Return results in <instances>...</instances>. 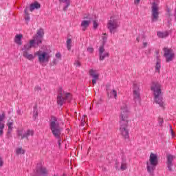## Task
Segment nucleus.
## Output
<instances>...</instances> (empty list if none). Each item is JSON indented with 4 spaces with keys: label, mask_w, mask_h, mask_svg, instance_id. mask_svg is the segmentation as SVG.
Instances as JSON below:
<instances>
[{
    "label": "nucleus",
    "mask_w": 176,
    "mask_h": 176,
    "mask_svg": "<svg viewBox=\"0 0 176 176\" xmlns=\"http://www.w3.org/2000/svg\"><path fill=\"white\" fill-rule=\"evenodd\" d=\"M129 108L127 104L123 103L120 107V131L121 135L124 138H129Z\"/></svg>",
    "instance_id": "obj_1"
},
{
    "label": "nucleus",
    "mask_w": 176,
    "mask_h": 176,
    "mask_svg": "<svg viewBox=\"0 0 176 176\" xmlns=\"http://www.w3.org/2000/svg\"><path fill=\"white\" fill-rule=\"evenodd\" d=\"M151 90L153 91L155 104H158L161 108H164L166 104H164V100L162 97V85L160 83L157 81H153Z\"/></svg>",
    "instance_id": "obj_2"
},
{
    "label": "nucleus",
    "mask_w": 176,
    "mask_h": 176,
    "mask_svg": "<svg viewBox=\"0 0 176 176\" xmlns=\"http://www.w3.org/2000/svg\"><path fill=\"white\" fill-rule=\"evenodd\" d=\"M61 121L56 117H52L50 122V129L55 137V138H60L61 135Z\"/></svg>",
    "instance_id": "obj_3"
},
{
    "label": "nucleus",
    "mask_w": 176,
    "mask_h": 176,
    "mask_svg": "<svg viewBox=\"0 0 176 176\" xmlns=\"http://www.w3.org/2000/svg\"><path fill=\"white\" fill-rule=\"evenodd\" d=\"M72 100V95L69 93L64 91L63 89H59L56 102L60 107H63L65 102H71Z\"/></svg>",
    "instance_id": "obj_4"
},
{
    "label": "nucleus",
    "mask_w": 176,
    "mask_h": 176,
    "mask_svg": "<svg viewBox=\"0 0 176 176\" xmlns=\"http://www.w3.org/2000/svg\"><path fill=\"white\" fill-rule=\"evenodd\" d=\"M159 163V160H157V155L151 153L150 155L149 160L146 162V168L148 173L150 174H153V171L156 170V166Z\"/></svg>",
    "instance_id": "obj_5"
},
{
    "label": "nucleus",
    "mask_w": 176,
    "mask_h": 176,
    "mask_svg": "<svg viewBox=\"0 0 176 176\" xmlns=\"http://www.w3.org/2000/svg\"><path fill=\"white\" fill-rule=\"evenodd\" d=\"M159 0H154L152 3L151 6V21L155 23L159 20V4L156 2H158Z\"/></svg>",
    "instance_id": "obj_6"
},
{
    "label": "nucleus",
    "mask_w": 176,
    "mask_h": 176,
    "mask_svg": "<svg viewBox=\"0 0 176 176\" xmlns=\"http://www.w3.org/2000/svg\"><path fill=\"white\" fill-rule=\"evenodd\" d=\"M35 56L38 57V63L43 65L45 63H49L50 60V56L46 52L38 51L34 54Z\"/></svg>",
    "instance_id": "obj_7"
},
{
    "label": "nucleus",
    "mask_w": 176,
    "mask_h": 176,
    "mask_svg": "<svg viewBox=\"0 0 176 176\" xmlns=\"http://www.w3.org/2000/svg\"><path fill=\"white\" fill-rule=\"evenodd\" d=\"M107 28L110 34H115L118 28H119V21L116 19H110L107 22Z\"/></svg>",
    "instance_id": "obj_8"
},
{
    "label": "nucleus",
    "mask_w": 176,
    "mask_h": 176,
    "mask_svg": "<svg viewBox=\"0 0 176 176\" xmlns=\"http://www.w3.org/2000/svg\"><path fill=\"white\" fill-rule=\"evenodd\" d=\"M133 100L135 104L141 105V97L140 96V85L137 83H133Z\"/></svg>",
    "instance_id": "obj_9"
},
{
    "label": "nucleus",
    "mask_w": 176,
    "mask_h": 176,
    "mask_svg": "<svg viewBox=\"0 0 176 176\" xmlns=\"http://www.w3.org/2000/svg\"><path fill=\"white\" fill-rule=\"evenodd\" d=\"M175 54H174V51L170 48H164V56L166 58V63H170V61H173L174 60Z\"/></svg>",
    "instance_id": "obj_10"
},
{
    "label": "nucleus",
    "mask_w": 176,
    "mask_h": 176,
    "mask_svg": "<svg viewBox=\"0 0 176 176\" xmlns=\"http://www.w3.org/2000/svg\"><path fill=\"white\" fill-rule=\"evenodd\" d=\"M39 46V45L35 41V40H30L29 43L25 44L23 47L22 48L23 53L28 52L31 48H36Z\"/></svg>",
    "instance_id": "obj_11"
},
{
    "label": "nucleus",
    "mask_w": 176,
    "mask_h": 176,
    "mask_svg": "<svg viewBox=\"0 0 176 176\" xmlns=\"http://www.w3.org/2000/svg\"><path fill=\"white\" fill-rule=\"evenodd\" d=\"M108 57H109V52L105 50L104 45H101L99 47V60L104 61Z\"/></svg>",
    "instance_id": "obj_12"
},
{
    "label": "nucleus",
    "mask_w": 176,
    "mask_h": 176,
    "mask_svg": "<svg viewBox=\"0 0 176 176\" xmlns=\"http://www.w3.org/2000/svg\"><path fill=\"white\" fill-rule=\"evenodd\" d=\"M43 29H40L37 30L36 35H35L32 40L37 43L38 45L42 43V38H43L44 35Z\"/></svg>",
    "instance_id": "obj_13"
},
{
    "label": "nucleus",
    "mask_w": 176,
    "mask_h": 176,
    "mask_svg": "<svg viewBox=\"0 0 176 176\" xmlns=\"http://www.w3.org/2000/svg\"><path fill=\"white\" fill-rule=\"evenodd\" d=\"M175 157H174V155H172L170 154L166 155V164L169 171H173V166H174L173 162H174Z\"/></svg>",
    "instance_id": "obj_14"
},
{
    "label": "nucleus",
    "mask_w": 176,
    "mask_h": 176,
    "mask_svg": "<svg viewBox=\"0 0 176 176\" xmlns=\"http://www.w3.org/2000/svg\"><path fill=\"white\" fill-rule=\"evenodd\" d=\"M3 120H5V113L0 115V135L3 134V129H5V122Z\"/></svg>",
    "instance_id": "obj_15"
},
{
    "label": "nucleus",
    "mask_w": 176,
    "mask_h": 176,
    "mask_svg": "<svg viewBox=\"0 0 176 176\" xmlns=\"http://www.w3.org/2000/svg\"><path fill=\"white\" fill-rule=\"evenodd\" d=\"M89 75L93 78L92 79L93 85H96L97 83V80H98V77L100 76L96 74V71L92 69L89 70Z\"/></svg>",
    "instance_id": "obj_16"
},
{
    "label": "nucleus",
    "mask_w": 176,
    "mask_h": 176,
    "mask_svg": "<svg viewBox=\"0 0 176 176\" xmlns=\"http://www.w3.org/2000/svg\"><path fill=\"white\" fill-rule=\"evenodd\" d=\"M36 171L38 174H43L44 175L47 174V173H48L47 169H46V168H45L41 165H39L36 167Z\"/></svg>",
    "instance_id": "obj_17"
},
{
    "label": "nucleus",
    "mask_w": 176,
    "mask_h": 176,
    "mask_svg": "<svg viewBox=\"0 0 176 176\" xmlns=\"http://www.w3.org/2000/svg\"><path fill=\"white\" fill-rule=\"evenodd\" d=\"M21 39H23V34H16L14 38V42L16 45H21L23 43L21 42Z\"/></svg>",
    "instance_id": "obj_18"
},
{
    "label": "nucleus",
    "mask_w": 176,
    "mask_h": 176,
    "mask_svg": "<svg viewBox=\"0 0 176 176\" xmlns=\"http://www.w3.org/2000/svg\"><path fill=\"white\" fill-rule=\"evenodd\" d=\"M91 21L84 20L81 22V27L82 28V31H86L87 28L90 25Z\"/></svg>",
    "instance_id": "obj_19"
},
{
    "label": "nucleus",
    "mask_w": 176,
    "mask_h": 176,
    "mask_svg": "<svg viewBox=\"0 0 176 176\" xmlns=\"http://www.w3.org/2000/svg\"><path fill=\"white\" fill-rule=\"evenodd\" d=\"M116 168H117V170H122V171H124V170L127 168V164L126 162H122L121 164V166L120 168V169L119 168V166H118L119 164V162H116Z\"/></svg>",
    "instance_id": "obj_20"
},
{
    "label": "nucleus",
    "mask_w": 176,
    "mask_h": 176,
    "mask_svg": "<svg viewBox=\"0 0 176 176\" xmlns=\"http://www.w3.org/2000/svg\"><path fill=\"white\" fill-rule=\"evenodd\" d=\"M34 135V131L32 130H28L22 136V138H27L28 140V138L30 136L32 137Z\"/></svg>",
    "instance_id": "obj_21"
},
{
    "label": "nucleus",
    "mask_w": 176,
    "mask_h": 176,
    "mask_svg": "<svg viewBox=\"0 0 176 176\" xmlns=\"http://www.w3.org/2000/svg\"><path fill=\"white\" fill-rule=\"evenodd\" d=\"M39 8H41V4H39L38 2H36L30 5V12H33V10H35V9H39Z\"/></svg>",
    "instance_id": "obj_22"
},
{
    "label": "nucleus",
    "mask_w": 176,
    "mask_h": 176,
    "mask_svg": "<svg viewBox=\"0 0 176 176\" xmlns=\"http://www.w3.org/2000/svg\"><path fill=\"white\" fill-rule=\"evenodd\" d=\"M23 56L30 60L35 58V56L33 54H29L28 52H23Z\"/></svg>",
    "instance_id": "obj_23"
},
{
    "label": "nucleus",
    "mask_w": 176,
    "mask_h": 176,
    "mask_svg": "<svg viewBox=\"0 0 176 176\" xmlns=\"http://www.w3.org/2000/svg\"><path fill=\"white\" fill-rule=\"evenodd\" d=\"M107 94L108 96L111 98H116V97H118V92L115 89H113L110 93H108Z\"/></svg>",
    "instance_id": "obj_24"
},
{
    "label": "nucleus",
    "mask_w": 176,
    "mask_h": 176,
    "mask_svg": "<svg viewBox=\"0 0 176 176\" xmlns=\"http://www.w3.org/2000/svg\"><path fill=\"white\" fill-rule=\"evenodd\" d=\"M157 35L158 38H166V36H168V32H158L157 33Z\"/></svg>",
    "instance_id": "obj_25"
},
{
    "label": "nucleus",
    "mask_w": 176,
    "mask_h": 176,
    "mask_svg": "<svg viewBox=\"0 0 176 176\" xmlns=\"http://www.w3.org/2000/svg\"><path fill=\"white\" fill-rule=\"evenodd\" d=\"M161 63H162V60H158L156 62L155 71L158 72V74L160 73V68H162Z\"/></svg>",
    "instance_id": "obj_26"
},
{
    "label": "nucleus",
    "mask_w": 176,
    "mask_h": 176,
    "mask_svg": "<svg viewBox=\"0 0 176 176\" xmlns=\"http://www.w3.org/2000/svg\"><path fill=\"white\" fill-rule=\"evenodd\" d=\"M59 2H63V3H66V6L63 8V10L65 12V10L68 9L70 5L69 0H59Z\"/></svg>",
    "instance_id": "obj_27"
},
{
    "label": "nucleus",
    "mask_w": 176,
    "mask_h": 176,
    "mask_svg": "<svg viewBox=\"0 0 176 176\" xmlns=\"http://www.w3.org/2000/svg\"><path fill=\"white\" fill-rule=\"evenodd\" d=\"M66 45L67 50H71V47H72V39L68 38L66 41Z\"/></svg>",
    "instance_id": "obj_28"
},
{
    "label": "nucleus",
    "mask_w": 176,
    "mask_h": 176,
    "mask_svg": "<svg viewBox=\"0 0 176 176\" xmlns=\"http://www.w3.org/2000/svg\"><path fill=\"white\" fill-rule=\"evenodd\" d=\"M16 155H24L25 153V151L23 149V148L19 147L16 149Z\"/></svg>",
    "instance_id": "obj_29"
},
{
    "label": "nucleus",
    "mask_w": 176,
    "mask_h": 176,
    "mask_svg": "<svg viewBox=\"0 0 176 176\" xmlns=\"http://www.w3.org/2000/svg\"><path fill=\"white\" fill-rule=\"evenodd\" d=\"M7 126H8V133L10 134L13 130V122H8L7 123Z\"/></svg>",
    "instance_id": "obj_30"
},
{
    "label": "nucleus",
    "mask_w": 176,
    "mask_h": 176,
    "mask_svg": "<svg viewBox=\"0 0 176 176\" xmlns=\"http://www.w3.org/2000/svg\"><path fill=\"white\" fill-rule=\"evenodd\" d=\"M24 12H25V14H26L25 16V21H30V19L31 18L30 17V15H28V12L27 8L25 9Z\"/></svg>",
    "instance_id": "obj_31"
},
{
    "label": "nucleus",
    "mask_w": 176,
    "mask_h": 176,
    "mask_svg": "<svg viewBox=\"0 0 176 176\" xmlns=\"http://www.w3.org/2000/svg\"><path fill=\"white\" fill-rule=\"evenodd\" d=\"M102 39L103 41V43H105L108 39V35L107 34H102Z\"/></svg>",
    "instance_id": "obj_32"
},
{
    "label": "nucleus",
    "mask_w": 176,
    "mask_h": 176,
    "mask_svg": "<svg viewBox=\"0 0 176 176\" xmlns=\"http://www.w3.org/2000/svg\"><path fill=\"white\" fill-rule=\"evenodd\" d=\"M23 129H21V130H18V131H17V134H18L19 137H21V140L23 139V135H24V134H23Z\"/></svg>",
    "instance_id": "obj_33"
},
{
    "label": "nucleus",
    "mask_w": 176,
    "mask_h": 176,
    "mask_svg": "<svg viewBox=\"0 0 176 176\" xmlns=\"http://www.w3.org/2000/svg\"><path fill=\"white\" fill-rule=\"evenodd\" d=\"M86 116H83L81 119V126H85V124L86 123Z\"/></svg>",
    "instance_id": "obj_34"
},
{
    "label": "nucleus",
    "mask_w": 176,
    "mask_h": 176,
    "mask_svg": "<svg viewBox=\"0 0 176 176\" xmlns=\"http://www.w3.org/2000/svg\"><path fill=\"white\" fill-rule=\"evenodd\" d=\"M34 91H37V93H38V91H42V88L39 85H36L34 87Z\"/></svg>",
    "instance_id": "obj_35"
},
{
    "label": "nucleus",
    "mask_w": 176,
    "mask_h": 176,
    "mask_svg": "<svg viewBox=\"0 0 176 176\" xmlns=\"http://www.w3.org/2000/svg\"><path fill=\"white\" fill-rule=\"evenodd\" d=\"M33 116H34V119H36V118L38 117V110H36L35 109H34Z\"/></svg>",
    "instance_id": "obj_36"
},
{
    "label": "nucleus",
    "mask_w": 176,
    "mask_h": 176,
    "mask_svg": "<svg viewBox=\"0 0 176 176\" xmlns=\"http://www.w3.org/2000/svg\"><path fill=\"white\" fill-rule=\"evenodd\" d=\"M56 138L58 140V145L60 148V146H61V137H60V135H59V138Z\"/></svg>",
    "instance_id": "obj_37"
},
{
    "label": "nucleus",
    "mask_w": 176,
    "mask_h": 176,
    "mask_svg": "<svg viewBox=\"0 0 176 176\" xmlns=\"http://www.w3.org/2000/svg\"><path fill=\"white\" fill-rule=\"evenodd\" d=\"M87 50L88 53H93V52H94V47H88Z\"/></svg>",
    "instance_id": "obj_38"
},
{
    "label": "nucleus",
    "mask_w": 176,
    "mask_h": 176,
    "mask_svg": "<svg viewBox=\"0 0 176 176\" xmlns=\"http://www.w3.org/2000/svg\"><path fill=\"white\" fill-rule=\"evenodd\" d=\"M98 27V23H97V21H94V28L96 30V28H97Z\"/></svg>",
    "instance_id": "obj_39"
},
{
    "label": "nucleus",
    "mask_w": 176,
    "mask_h": 176,
    "mask_svg": "<svg viewBox=\"0 0 176 176\" xmlns=\"http://www.w3.org/2000/svg\"><path fill=\"white\" fill-rule=\"evenodd\" d=\"M3 166V160L2 159V157L0 155V167H2Z\"/></svg>",
    "instance_id": "obj_40"
},
{
    "label": "nucleus",
    "mask_w": 176,
    "mask_h": 176,
    "mask_svg": "<svg viewBox=\"0 0 176 176\" xmlns=\"http://www.w3.org/2000/svg\"><path fill=\"white\" fill-rule=\"evenodd\" d=\"M74 65H76V67H80V62H79L78 60H76V62L74 63Z\"/></svg>",
    "instance_id": "obj_41"
},
{
    "label": "nucleus",
    "mask_w": 176,
    "mask_h": 176,
    "mask_svg": "<svg viewBox=\"0 0 176 176\" xmlns=\"http://www.w3.org/2000/svg\"><path fill=\"white\" fill-rule=\"evenodd\" d=\"M56 58H61V54L60 52H58L56 54Z\"/></svg>",
    "instance_id": "obj_42"
},
{
    "label": "nucleus",
    "mask_w": 176,
    "mask_h": 176,
    "mask_svg": "<svg viewBox=\"0 0 176 176\" xmlns=\"http://www.w3.org/2000/svg\"><path fill=\"white\" fill-rule=\"evenodd\" d=\"M163 122H164L163 118H160L159 119V124H160V126H162L163 124Z\"/></svg>",
    "instance_id": "obj_43"
},
{
    "label": "nucleus",
    "mask_w": 176,
    "mask_h": 176,
    "mask_svg": "<svg viewBox=\"0 0 176 176\" xmlns=\"http://www.w3.org/2000/svg\"><path fill=\"white\" fill-rule=\"evenodd\" d=\"M170 134L172 135L173 138L175 137V134H174V131L173 130V127L170 126Z\"/></svg>",
    "instance_id": "obj_44"
},
{
    "label": "nucleus",
    "mask_w": 176,
    "mask_h": 176,
    "mask_svg": "<svg viewBox=\"0 0 176 176\" xmlns=\"http://www.w3.org/2000/svg\"><path fill=\"white\" fill-rule=\"evenodd\" d=\"M140 1H141V0H134V3L135 5H138V3H140Z\"/></svg>",
    "instance_id": "obj_45"
},
{
    "label": "nucleus",
    "mask_w": 176,
    "mask_h": 176,
    "mask_svg": "<svg viewBox=\"0 0 176 176\" xmlns=\"http://www.w3.org/2000/svg\"><path fill=\"white\" fill-rule=\"evenodd\" d=\"M148 46V43L144 42L143 43V47H146Z\"/></svg>",
    "instance_id": "obj_46"
},
{
    "label": "nucleus",
    "mask_w": 176,
    "mask_h": 176,
    "mask_svg": "<svg viewBox=\"0 0 176 176\" xmlns=\"http://www.w3.org/2000/svg\"><path fill=\"white\" fill-rule=\"evenodd\" d=\"M157 61H160V55H156Z\"/></svg>",
    "instance_id": "obj_47"
},
{
    "label": "nucleus",
    "mask_w": 176,
    "mask_h": 176,
    "mask_svg": "<svg viewBox=\"0 0 176 176\" xmlns=\"http://www.w3.org/2000/svg\"><path fill=\"white\" fill-rule=\"evenodd\" d=\"M155 54H156V56H160L159 55V51H155Z\"/></svg>",
    "instance_id": "obj_48"
},
{
    "label": "nucleus",
    "mask_w": 176,
    "mask_h": 176,
    "mask_svg": "<svg viewBox=\"0 0 176 176\" xmlns=\"http://www.w3.org/2000/svg\"><path fill=\"white\" fill-rule=\"evenodd\" d=\"M136 40L138 41V42H140V36H138V37L136 38Z\"/></svg>",
    "instance_id": "obj_49"
},
{
    "label": "nucleus",
    "mask_w": 176,
    "mask_h": 176,
    "mask_svg": "<svg viewBox=\"0 0 176 176\" xmlns=\"http://www.w3.org/2000/svg\"><path fill=\"white\" fill-rule=\"evenodd\" d=\"M170 9H168V12L170 13Z\"/></svg>",
    "instance_id": "obj_50"
}]
</instances>
